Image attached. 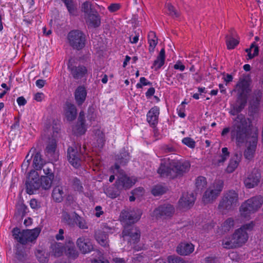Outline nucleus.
<instances>
[{
	"mask_svg": "<svg viewBox=\"0 0 263 263\" xmlns=\"http://www.w3.org/2000/svg\"><path fill=\"white\" fill-rule=\"evenodd\" d=\"M191 165L188 161L167 160L161 162L157 170V173L162 177L174 179L180 177L190 170Z\"/></svg>",
	"mask_w": 263,
	"mask_h": 263,
	"instance_id": "1",
	"label": "nucleus"
},
{
	"mask_svg": "<svg viewBox=\"0 0 263 263\" xmlns=\"http://www.w3.org/2000/svg\"><path fill=\"white\" fill-rule=\"evenodd\" d=\"M248 122L245 116L238 114L234 120L231 129V138L232 140L235 139L238 144H242L247 142L248 138L252 133H256L258 135L257 129H250L248 127Z\"/></svg>",
	"mask_w": 263,
	"mask_h": 263,
	"instance_id": "2",
	"label": "nucleus"
},
{
	"mask_svg": "<svg viewBox=\"0 0 263 263\" xmlns=\"http://www.w3.org/2000/svg\"><path fill=\"white\" fill-rule=\"evenodd\" d=\"M41 231V228H36L32 230H24L21 232L19 228L15 227L12 231L15 239L22 245H26L28 242H32L38 237Z\"/></svg>",
	"mask_w": 263,
	"mask_h": 263,
	"instance_id": "3",
	"label": "nucleus"
},
{
	"mask_svg": "<svg viewBox=\"0 0 263 263\" xmlns=\"http://www.w3.org/2000/svg\"><path fill=\"white\" fill-rule=\"evenodd\" d=\"M248 239V233L241 229H238L235 231L231 238L223 239L222 245L226 249H233L241 247Z\"/></svg>",
	"mask_w": 263,
	"mask_h": 263,
	"instance_id": "4",
	"label": "nucleus"
},
{
	"mask_svg": "<svg viewBox=\"0 0 263 263\" xmlns=\"http://www.w3.org/2000/svg\"><path fill=\"white\" fill-rule=\"evenodd\" d=\"M263 204V198L260 195L253 197L243 202L240 207L241 216L245 218L250 217L252 213L256 212Z\"/></svg>",
	"mask_w": 263,
	"mask_h": 263,
	"instance_id": "5",
	"label": "nucleus"
},
{
	"mask_svg": "<svg viewBox=\"0 0 263 263\" xmlns=\"http://www.w3.org/2000/svg\"><path fill=\"white\" fill-rule=\"evenodd\" d=\"M238 203V195L234 190L224 193L219 201L218 209L222 212L233 211Z\"/></svg>",
	"mask_w": 263,
	"mask_h": 263,
	"instance_id": "6",
	"label": "nucleus"
},
{
	"mask_svg": "<svg viewBox=\"0 0 263 263\" xmlns=\"http://www.w3.org/2000/svg\"><path fill=\"white\" fill-rule=\"evenodd\" d=\"M69 45L76 50H81L86 44V36L84 33L79 30L70 31L67 35Z\"/></svg>",
	"mask_w": 263,
	"mask_h": 263,
	"instance_id": "7",
	"label": "nucleus"
},
{
	"mask_svg": "<svg viewBox=\"0 0 263 263\" xmlns=\"http://www.w3.org/2000/svg\"><path fill=\"white\" fill-rule=\"evenodd\" d=\"M141 211L138 209L123 210L120 215V221L124 223V226L135 224L141 218Z\"/></svg>",
	"mask_w": 263,
	"mask_h": 263,
	"instance_id": "8",
	"label": "nucleus"
},
{
	"mask_svg": "<svg viewBox=\"0 0 263 263\" xmlns=\"http://www.w3.org/2000/svg\"><path fill=\"white\" fill-rule=\"evenodd\" d=\"M41 184L38 173L34 170L30 171L25 183L26 193L29 195L34 194L41 187Z\"/></svg>",
	"mask_w": 263,
	"mask_h": 263,
	"instance_id": "9",
	"label": "nucleus"
},
{
	"mask_svg": "<svg viewBox=\"0 0 263 263\" xmlns=\"http://www.w3.org/2000/svg\"><path fill=\"white\" fill-rule=\"evenodd\" d=\"M123 237L130 243H137L140 241L141 232L139 229L135 224L124 226L122 232Z\"/></svg>",
	"mask_w": 263,
	"mask_h": 263,
	"instance_id": "10",
	"label": "nucleus"
},
{
	"mask_svg": "<svg viewBox=\"0 0 263 263\" xmlns=\"http://www.w3.org/2000/svg\"><path fill=\"white\" fill-rule=\"evenodd\" d=\"M250 91L248 80L245 78H240L231 93H236L237 99H247Z\"/></svg>",
	"mask_w": 263,
	"mask_h": 263,
	"instance_id": "11",
	"label": "nucleus"
},
{
	"mask_svg": "<svg viewBox=\"0 0 263 263\" xmlns=\"http://www.w3.org/2000/svg\"><path fill=\"white\" fill-rule=\"evenodd\" d=\"M258 141V136L256 133H252V135L250 136L247 142H246V149L243 153L244 157L248 160L252 159L254 156L256 151Z\"/></svg>",
	"mask_w": 263,
	"mask_h": 263,
	"instance_id": "12",
	"label": "nucleus"
},
{
	"mask_svg": "<svg viewBox=\"0 0 263 263\" xmlns=\"http://www.w3.org/2000/svg\"><path fill=\"white\" fill-rule=\"evenodd\" d=\"M175 213V208L171 204L165 203L159 205L153 211V215L156 219H166L173 216Z\"/></svg>",
	"mask_w": 263,
	"mask_h": 263,
	"instance_id": "13",
	"label": "nucleus"
},
{
	"mask_svg": "<svg viewBox=\"0 0 263 263\" xmlns=\"http://www.w3.org/2000/svg\"><path fill=\"white\" fill-rule=\"evenodd\" d=\"M81 153L78 152L77 147L72 146L67 149V159L69 162L75 168H78L81 165Z\"/></svg>",
	"mask_w": 263,
	"mask_h": 263,
	"instance_id": "14",
	"label": "nucleus"
},
{
	"mask_svg": "<svg viewBox=\"0 0 263 263\" xmlns=\"http://www.w3.org/2000/svg\"><path fill=\"white\" fill-rule=\"evenodd\" d=\"M68 68L70 71L71 74L74 79H80L85 77L87 74V69L83 65L74 66L70 59L68 64Z\"/></svg>",
	"mask_w": 263,
	"mask_h": 263,
	"instance_id": "15",
	"label": "nucleus"
},
{
	"mask_svg": "<svg viewBox=\"0 0 263 263\" xmlns=\"http://www.w3.org/2000/svg\"><path fill=\"white\" fill-rule=\"evenodd\" d=\"M260 178L261 174L257 170L254 169L245 179V185L248 189L253 188L258 185Z\"/></svg>",
	"mask_w": 263,
	"mask_h": 263,
	"instance_id": "16",
	"label": "nucleus"
},
{
	"mask_svg": "<svg viewBox=\"0 0 263 263\" xmlns=\"http://www.w3.org/2000/svg\"><path fill=\"white\" fill-rule=\"evenodd\" d=\"M72 133L74 135L79 136L84 135L86 131L85 114L81 111L79 114L77 124L72 127Z\"/></svg>",
	"mask_w": 263,
	"mask_h": 263,
	"instance_id": "17",
	"label": "nucleus"
},
{
	"mask_svg": "<svg viewBox=\"0 0 263 263\" xmlns=\"http://www.w3.org/2000/svg\"><path fill=\"white\" fill-rule=\"evenodd\" d=\"M79 250L83 254H86L94 250L93 246L88 238L84 237H79L76 242Z\"/></svg>",
	"mask_w": 263,
	"mask_h": 263,
	"instance_id": "18",
	"label": "nucleus"
},
{
	"mask_svg": "<svg viewBox=\"0 0 263 263\" xmlns=\"http://www.w3.org/2000/svg\"><path fill=\"white\" fill-rule=\"evenodd\" d=\"M195 198L193 193L183 195L178 201V206L180 209H189L193 205Z\"/></svg>",
	"mask_w": 263,
	"mask_h": 263,
	"instance_id": "19",
	"label": "nucleus"
},
{
	"mask_svg": "<svg viewBox=\"0 0 263 263\" xmlns=\"http://www.w3.org/2000/svg\"><path fill=\"white\" fill-rule=\"evenodd\" d=\"M159 113V108L157 106H154L147 114V121L153 128L156 127L158 124Z\"/></svg>",
	"mask_w": 263,
	"mask_h": 263,
	"instance_id": "20",
	"label": "nucleus"
},
{
	"mask_svg": "<svg viewBox=\"0 0 263 263\" xmlns=\"http://www.w3.org/2000/svg\"><path fill=\"white\" fill-rule=\"evenodd\" d=\"M135 182H133L129 177L126 175L122 176L119 178L116 181L115 185L117 188L119 190H127L130 188L135 184Z\"/></svg>",
	"mask_w": 263,
	"mask_h": 263,
	"instance_id": "21",
	"label": "nucleus"
},
{
	"mask_svg": "<svg viewBox=\"0 0 263 263\" xmlns=\"http://www.w3.org/2000/svg\"><path fill=\"white\" fill-rule=\"evenodd\" d=\"M64 252L65 255L70 260H74L79 256V252L77 250L74 244L69 241L64 246Z\"/></svg>",
	"mask_w": 263,
	"mask_h": 263,
	"instance_id": "22",
	"label": "nucleus"
},
{
	"mask_svg": "<svg viewBox=\"0 0 263 263\" xmlns=\"http://www.w3.org/2000/svg\"><path fill=\"white\" fill-rule=\"evenodd\" d=\"M129 159V156L128 153L125 149H123L120 154L116 156V162L114 165L115 168L118 170L120 167V165L123 166L126 165L128 162Z\"/></svg>",
	"mask_w": 263,
	"mask_h": 263,
	"instance_id": "23",
	"label": "nucleus"
},
{
	"mask_svg": "<svg viewBox=\"0 0 263 263\" xmlns=\"http://www.w3.org/2000/svg\"><path fill=\"white\" fill-rule=\"evenodd\" d=\"M86 23L89 27L92 28H97L101 24V18L97 11L94 13H91L89 14L84 16Z\"/></svg>",
	"mask_w": 263,
	"mask_h": 263,
	"instance_id": "24",
	"label": "nucleus"
},
{
	"mask_svg": "<svg viewBox=\"0 0 263 263\" xmlns=\"http://www.w3.org/2000/svg\"><path fill=\"white\" fill-rule=\"evenodd\" d=\"M242 158V153L240 152H236L234 156L231 158L229 165L227 167L226 171L229 173H233L237 167L239 163L240 162Z\"/></svg>",
	"mask_w": 263,
	"mask_h": 263,
	"instance_id": "25",
	"label": "nucleus"
},
{
	"mask_svg": "<svg viewBox=\"0 0 263 263\" xmlns=\"http://www.w3.org/2000/svg\"><path fill=\"white\" fill-rule=\"evenodd\" d=\"M194 250V246L191 243L181 242L176 248L177 253L182 256L190 255Z\"/></svg>",
	"mask_w": 263,
	"mask_h": 263,
	"instance_id": "26",
	"label": "nucleus"
},
{
	"mask_svg": "<svg viewBox=\"0 0 263 263\" xmlns=\"http://www.w3.org/2000/svg\"><path fill=\"white\" fill-rule=\"evenodd\" d=\"M247 100H236L231 105L230 113L232 115H236L240 112L247 105Z\"/></svg>",
	"mask_w": 263,
	"mask_h": 263,
	"instance_id": "27",
	"label": "nucleus"
},
{
	"mask_svg": "<svg viewBox=\"0 0 263 263\" xmlns=\"http://www.w3.org/2000/svg\"><path fill=\"white\" fill-rule=\"evenodd\" d=\"M65 105V116L67 120L69 121H73L77 115V110L76 106L68 102H66Z\"/></svg>",
	"mask_w": 263,
	"mask_h": 263,
	"instance_id": "28",
	"label": "nucleus"
},
{
	"mask_svg": "<svg viewBox=\"0 0 263 263\" xmlns=\"http://www.w3.org/2000/svg\"><path fill=\"white\" fill-rule=\"evenodd\" d=\"M218 196L216 192L209 187L204 193L202 200L204 204H209L213 202Z\"/></svg>",
	"mask_w": 263,
	"mask_h": 263,
	"instance_id": "29",
	"label": "nucleus"
},
{
	"mask_svg": "<svg viewBox=\"0 0 263 263\" xmlns=\"http://www.w3.org/2000/svg\"><path fill=\"white\" fill-rule=\"evenodd\" d=\"M108 234L101 230L96 231L95 238L97 241L103 247H108Z\"/></svg>",
	"mask_w": 263,
	"mask_h": 263,
	"instance_id": "30",
	"label": "nucleus"
},
{
	"mask_svg": "<svg viewBox=\"0 0 263 263\" xmlns=\"http://www.w3.org/2000/svg\"><path fill=\"white\" fill-rule=\"evenodd\" d=\"M66 196L62 186H57L53 188L52 192V197L54 202H62Z\"/></svg>",
	"mask_w": 263,
	"mask_h": 263,
	"instance_id": "31",
	"label": "nucleus"
},
{
	"mask_svg": "<svg viewBox=\"0 0 263 263\" xmlns=\"http://www.w3.org/2000/svg\"><path fill=\"white\" fill-rule=\"evenodd\" d=\"M62 221L64 223L69 226L70 227H74V212L72 213V216H71L70 214L66 211L65 210H63L62 212Z\"/></svg>",
	"mask_w": 263,
	"mask_h": 263,
	"instance_id": "32",
	"label": "nucleus"
},
{
	"mask_svg": "<svg viewBox=\"0 0 263 263\" xmlns=\"http://www.w3.org/2000/svg\"><path fill=\"white\" fill-rule=\"evenodd\" d=\"M165 59V50L164 48H162L161 49L156 60L154 61L152 68H153L155 67V70H156L160 69L164 65Z\"/></svg>",
	"mask_w": 263,
	"mask_h": 263,
	"instance_id": "33",
	"label": "nucleus"
},
{
	"mask_svg": "<svg viewBox=\"0 0 263 263\" xmlns=\"http://www.w3.org/2000/svg\"><path fill=\"white\" fill-rule=\"evenodd\" d=\"M50 248L51 249L50 252L51 255L55 257L61 256L64 251V246L60 243L52 244Z\"/></svg>",
	"mask_w": 263,
	"mask_h": 263,
	"instance_id": "34",
	"label": "nucleus"
},
{
	"mask_svg": "<svg viewBox=\"0 0 263 263\" xmlns=\"http://www.w3.org/2000/svg\"><path fill=\"white\" fill-rule=\"evenodd\" d=\"M57 148V141L55 138H51L48 144L47 145L45 153L48 157H54Z\"/></svg>",
	"mask_w": 263,
	"mask_h": 263,
	"instance_id": "35",
	"label": "nucleus"
},
{
	"mask_svg": "<svg viewBox=\"0 0 263 263\" xmlns=\"http://www.w3.org/2000/svg\"><path fill=\"white\" fill-rule=\"evenodd\" d=\"M54 178V177L41 176L40 179L41 183V187L42 189L45 190L50 189L52 186Z\"/></svg>",
	"mask_w": 263,
	"mask_h": 263,
	"instance_id": "36",
	"label": "nucleus"
},
{
	"mask_svg": "<svg viewBox=\"0 0 263 263\" xmlns=\"http://www.w3.org/2000/svg\"><path fill=\"white\" fill-rule=\"evenodd\" d=\"M260 100H251L249 102V114L250 116H253L258 112L259 107Z\"/></svg>",
	"mask_w": 263,
	"mask_h": 263,
	"instance_id": "37",
	"label": "nucleus"
},
{
	"mask_svg": "<svg viewBox=\"0 0 263 263\" xmlns=\"http://www.w3.org/2000/svg\"><path fill=\"white\" fill-rule=\"evenodd\" d=\"M148 43L149 44V51L152 52L158 43V39L155 32L150 31L148 34Z\"/></svg>",
	"mask_w": 263,
	"mask_h": 263,
	"instance_id": "38",
	"label": "nucleus"
},
{
	"mask_svg": "<svg viewBox=\"0 0 263 263\" xmlns=\"http://www.w3.org/2000/svg\"><path fill=\"white\" fill-rule=\"evenodd\" d=\"M16 206V212L15 216H20L21 218L22 219L27 213V206L22 201H19Z\"/></svg>",
	"mask_w": 263,
	"mask_h": 263,
	"instance_id": "39",
	"label": "nucleus"
},
{
	"mask_svg": "<svg viewBox=\"0 0 263 263\" xmlns=\"http://www.w3.org/2000/svg\"><path fill=\"white\" fill-rule=\"evenodd\" d=\"M74 214V226H77L81 229H88V226L84 218L79 216L76 212Z\"/></svg>",
	"mask_w": 263,
	"mask_h": 263,
	"instance_id": "40",
	"label": "nucleus"
},
{
	"mask_svg": "<svg viewBox=\"0 0 263 263\" xmlns=\"http://www.w3.org/2000/svg\"><path fill=\"white\" fill-rule=\"evenodd\" d=\"M36 257L40 263H47L49 260V255L44 251L37 250L35 252Z\"/></svg>",
	"mask_w": 263,
	"mask_h": 263,
	"instance_id": "41",
	"label": "nucleus"
},
{
	"mask_svg": "<svg viewBox=\"0 0 263 263\" xmlns=\"http://www.w3.org/2000/svg\"><path fill=\"white\" fill-rule=\"evenodd\" d=\"M44 165V160L42 158L40 153H36L33 158L34 168L36 170H41Z\"/></svg>",
	"mask_w": 263,
	"mask_h": 263,
	"instance_id": "42",
	"label": "nucleus"
},
{
	"mask_svg": "<svg viewBox=\"0 0 263 263\" xmlns=\"http://www.w3.org/2000/svg\"><path fill=\"white\" fill-rule=\"evenodd\" d=\"M42 169L45 174L44 176L54 177L53 164L51 163L44 164Z\"/></svg>",
	"mask_w": 263,
	"mask_h": 263,
	"instance_id": "43",
	"label": "nucleus"
},
{
	"mask_svg": "<svg viewBox=\"0 0 263 263\" xmlns=\"http://www.w3.org/2000/svg\"><path fill=\"white\" fill-rule=\"evenodd\" d=\"M223 181L222 180L218 179L215 180L212 185L210 186V188H212L218 195H220V193L223 190Z\"/></svg>",
	"mask_w": 263,
	"mask_h": 263,
	"instance_id": "44",
	"label": "nucleus"
},
{
	"mask_svg": "<svg viewBox=\"0 0 263 263\" xmlns=\"http://www.w3.org/2000/svg\"><path fill=\"white\" fill-rule=\"evenodd\" d=\"M16 247V258L20 261H23L25 260L26 258L27 255L25 252L24 247L19 244H17Z\"/></svg>",
	"mask_w": 263,
	"mask_h": 263,
	"instance_id": "45",
	"label": "nucleus"
},
{
	"mask_svg": "<svg viewBox=\"0 0 263 263\" xmlns=\"http://www.w3.org/2000/svg\"><path fill=\"white\" fill-rule=\"evenodd\" d=\"M69 181L71 183L72 186L75 191L78 192H82L83 187L82 185L81 182L77 177H73L70 178Z\"/></svg>",
	"mask_w": 263,
	"mask_h": 263,
	"instance_id": "46",
	"label": "nucleus"
},
{
	"mask_svg": "<svg viewBox=\"0 0 263 263\" xmlns=\"http://www.w3.org/2000/svg\"><path fill=\"white\" fill-rule=\"evenodd\" d=\"M206 179L204 177L199 176L196 180L195 185L197 190L198 191H201L206 185Z\"/></svg>",
	"mask_w": 263,
	"mask_h": 263,
	"instance_id": "47",
	"label": "nucleus"
},
{
	"mask_svg": "<svg viewBox=\"0 0 263 263\" xmlns=\"http://www.w3.org/2000/svg\"><path fill=\"white\" fill-rule=\"evenodd\" d=\"M75 99H85L87 96V91L85 88L82 86H79L75 90Z\"/></svg>",
	"mask_w": 263,
	"mask_h": 263,
	"instance_id": "48",
	"label": "nucleus"
},
{
	"mask_svg": "<svg viewBox=\"0 0 263 263\" xmlns=\"http://www.w3.org/2000/svg\"><path fill=\"white\" fill-rule=\"evenodd\" d=\"M91 4L89 2H84L82 6V11L84 13V16L91 13H94L95 9L92 8Z\"/></svg>",
	"mask_w": 263,
	"mask_h": 263,
	"instance_id": "49",
	"label": "nucleus"
},
{
	"mask_svg": "<svg viewBox=\"0 0 263 263\" xmlns=\"http://www.w3.org/2000/svg\"><path fill=\"white\" fill-rule=\"evenodd\" d=\"M167 189L161 185H155L152 190V193L153 195L159 196L166 192Z\"/></svg>",
	"mask_w": 263,
	"mask_h": 263,
	"instance_id": "50",
	"label": "nucleus"
},
{
	"mask_svg": "<svg viewBox=\"0 0 263 263\" xmlns=\"http://www.w3.org/2000/svg\"><path fill=\"white\" fill-rule=\"evenodd\" d=\"M234 222L232 218H229L221 225L222 230L224 232H227L234 227Z\"/></svg>",
	"mask_w": 263,
	"mask_h": 263,
	"instance_id": "51",
	"label": "nucleus"
},
{
	"mask_svg": "<svg viewBox=\"0 0 263 263\" xmlns=\"http://www.w3.org/2000/svg\"><path fill=\"white\" fill-rule=\"evenodd\" d=\"M96 134L97 136V141L98 146L100 148H102L105 142V134L99 129L96 131Z\"/></svg>",
	"mask_w": 263,
	"mask_h": 263,
	"instance_id": "52",
	"label": "nucleus"
},
{
	"mask_svg": "<svg viewBox=\"0 0 263 263\" xmlns=\"http://www.w3.org/2000/svg\"><path fill=\"white\" fill-rule=\"evenodd\" d=\"M167 261L168 263H187L182 258L176 255L168 256Z\"/></svg>",
	"mask_w": 263,
	"mask_h": 263,
	"instance_id": "53",
	"label": "nucleus"
},
{
	"mask_svg": "<svg viewBox=\"0 0 263 263\" xmlns=\"http://www.w3.org/2000/svg\"><path fill=\"white\" fill-rule=\"evenodd\" d=\"M226 43L227 47L229 49H234L238 43L239 41L233 38V37H230L228 36H226Z\"/></svg>",
	"mask_w": 263,
	"mask_h": 263,
	"instance_id": "54",
	"label": "nucleus"
},
{
	"mask_svg": "<svg viewBox=\"0 0 263 263\" xmlns=\"http://www.w3.org/2000/svg\"><path fill=\"white\" fill-rule=\"evenodd\" d=\"M67 9L71 15H77V8L76 5L74 4L73 1L65 4Z\"/></svg>",
	"mask_w": 263,
	"mask_h": 263,
	"instance_id": "55",
	"label": "nucleus"
},
{
	"mask_svg": "<svg viewBox=\"0 0 263 263\" xmlns=\"http://www.w3.org/2000/svg\"><path fill=\"white\" fill-rule=\"evenodd\" d=\"M205 263H220L219 258L216 255H210L204 258Z\"/></svg>",
	"mask_w": 263,
	"mask_h": 263,
	"instance_id": "56",
	"label": "nucleus"
},
{
	"mask_svg": "<svg viewBox=\"0 0 263 263\" xmlns=\"http://www.w3.org/2000/svg\"><path fill=\"white\" fill-rule=\"evenodd\" d=\"M168 11H169V15L177 17L179 16V13L176 11L175 7L170 3L167 4L166 5Z\"/></svg>",
	"mask_w": 263,
	"mask_h": 263,
	"instance_id": "57",
	"label": "nucleus"
},
{
	"mask_svg": "<svg viewBox=\"0 0 263 263\" xmlns=\"http://www.w3.org/2000/svg\"><path fill=\"white\" fill-rule=\"evenodd\" d=\"M51 130H52V135H51L52 138H55L57 137L59 131L60 130V125L59 124H57V122L54 120L53 121V126Z\"/></svg>",
	"mask_w": 263,
	"mask_h": 263,
	"instance_id": "58",
	"label": "nucleus"
},
{
	"mask_svg": "<svg viewBox=\"0 0 263 263\" xmlns=\"http://www.w3.org/2000/svg\"><path fill=\"white\" fill-rule=\"evenodd\" d=\"M182 142L183 144L190 148H193L195 147V141L190 137H186L183 138L182 140Z\"/></svg>",
	"mask_w": 263,
	"mask_h": 263,
	"instance_id": "59",
	"label": "nucleus"
},
{
	"mask_svg": "<svg viewBox=\"0 0 263 263\" xmlns=\"http://www.w3.org/2000/svg\"><path fill=\"white\" fill-rule=\"evenodd\" d=\"M188 102L185 101L182 102L178 108H177L178 115L181 118H184L185 117V105L187 104Z\"/></svg>",
	"mask_w": 263,
	"mask_h": 263,
	"instance_id": "60",
	"label": "nucleus"
},
{
	"mask_svg": "<svg viewBox=\"0 0 263 263\" xmlns=\"http://www.w3.org/2000/svg\"><path fill=\"white\" fill-rule=\"evenodd\" d=\"M223 75V80L224 82H225V85L227 86L228 84L232 82L233 77L232 74H226L224 72L222 73Z\"/></svg>",
	"mask_w": 263,
	"mask_h": 263,
	"instance_id": "61",
	"label": "nucleus"
},
{
	"mask_svg": "<svg viewBox=\"0 0 263 263\" xmlns=\"http://www.w3.org/2000/svg\"><path fill=\"white\" fill-rule=\"evenodd\" d=\"M30 207L33 209H38L41 207V203L36 199H31L30 201Z\"/></svg>",
	"mask_w": 263,
	"mask_h": 263,
	"instance_id": "62",
	"label": "nucleus"
},
{
	"mask_svg": "<svg viewBox=\"0 0 263 263\" xmlns=\"http://www.w3.org/2000/svg\"><path fill=\"white\" fill-rule=\"evenodd\" d=\"M151 83L149 82H146V79L144 77H141L140 79V83H138L136 85L138 88H142V86H145L147 85H151Z\"/></svg>",
	"mask_w": 263,
	"mask_h": 263,
	"instance_id": "63",
	"label": "nucleus"
},
{
	"mask_svg": "<svg viewBox=\"0 0 263 263\" xmlns=\"http://www.w3.org/2000/svg\"><path fill=\"white\" fill-rule=\"evenodd\" d=\"M254 226V224L253 222H251L242 225L239 229H241L242 231H245L246 232V230H251Z\"/></svg>",
	"mask_w": 263,
	"mask_h": 263,
	"instance_id": "64",
	"label": "nucleus"
}]
</instances>
